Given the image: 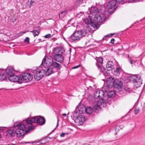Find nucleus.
<instances>
[{
    "label": "nucleus",
    "mask_w": 145,
    "mask_h": 145,
    "mask_svg": "<svg viewBox=\"0 0 145 145\" xmlns=\"http://www.w3.org/2000/svg\"><path fill=\"white\" fill-rule=\"evenodd\" d=\"M14 127L16 129V130L9 129L7 130L8 133L12 137L14 136L16 134L17 136L19 137L24 136L25 133L29 132L34 128L33 126H29L26 129L24 124L18 122H16L14 123Z\"/></svg>",
    "instance_id": "f257e3e1"
},
{
    "label": "nucleus",
    "mask_w": 145,
    "mask_h": 145,
    "mask_svg": "<svg viewBox=\"0 0 145 145\" xmlns=\"http://www.w3.org/2000/svg\"><path fill=\"white\" fill-rule=\"evenodd\" d=\"M45 67L40 65L35 70H33L32 72L35 79L37 80H39L45 76H46Z\"/></svg>",
    "instance_id": "f03ea898"
},
{
    "label": "nucleus",
    "mask_w": 145,
    "mask_h": 145,
    "mask_svg": "<svg viewBox=\"0 0 145 145\" xmlns=\"http://www.w3.org/2000/svg\"><path fill=\"white\" fill-rule=\"evenodd\" d=\"M26 121V125L27 126L29 125H32V123L35 122H36L39 125H42L45 123V120L43 117L35 116L31 118H27Z\"/></svg>",
    "instance_id": "7ed1b4c3"
},
{
    "label": "nucleus",
    "mask_w": 145,
    "mask_h": 145,
    "mask_svg": "<svg viewBox=\"0 0 145 145\" xmlns=\"http://www.w3.org/2000/svg\"><path fill=\"white\" fill-rule=\"evenodd\" d=\"M130 79L136 88L139 87L142 84V80L139 75H133L131 76Z\"/></svg>",
    "instance_id": "20e7f679"
},
{
    "label": "nucleus",
    "mask_w": 145,
    "mask_h": 145,
    "mask_svg": "<svg viewBox=\"0 0 145 145\" xmlns=\"http://www.w3.org/2000/svg\"><path fill=\"white\" fill-rule=\"evenodd\" d=\"M53 59L51 56L45 57L43 59L41 65L44 67L52 65L53 63Z\"/></svg>",
    "instance_id": "39448f33"
},
{
    "label": "nucleus",
    "mask_w": 145,
    "mask_h": 145,
    "mask_svg": "<svg viewBox=\"0 0 145 145\" xmlns=\"http://www.w3.org/2000/svg\"><path fill=\"white\" fill-rule=\"evenodd\" d=\"M105 16L103 14H96L93 18L94 25L96 26L97 24L105 22Z\"/></svg>",
    "instance_id": "423d86ee"
},
{
    "label": "nucleus",
    "mask_w": 145,
    "mask_h": 145,
    "mask_svg": "<svg viewBox=\"0 0 145 145\" xmlns=\"http://www.w3.org/2000/svg\"><path fill=\"white\" fill-rule=\"evenodd\" d=\"M32 78V76L29 73H24V74L20 75V78L22 80V83L28 82L31 80Z\"/></svg>",
    "instance_id": "0eeeda50"
},
{
    "label": "nucleus",
    "mask_w": 145,
    "mask_h": 145,
    "mask_svg": "<svg viewBox=\"0 0 145 145\" xmlns=\"http://www.w3.org/2000/svg\"><path fill=\"white\" fill-rule=\"evenodd\" d=\"M106 102H105L102 100H100L98 102L96 105H95L93 108V110L96 113L99 112V110H100L101 107L103 106L106 105Z\"/></svg>",
    "instance_id": "6e6552de"
},
{
    "label": "nucleus",
    "mask_w": 145,
    "mask_h": 145,
    "mask_svg": "<svg viewBox=\"0 0 145 145\" xmlns=\"http://www.w3.org/2000/svg\"><path fill=\"white\" fill-rule=\"evenodd\" d=\"M91 28L89 26L86 25L84 27L83 29L78 30L79 33L80 35L81 38L85 36L87 33L90 32Z\"/></svg>",
    "instance_id": "1a4fd4ad"
},
{
    "label": "nucleus",
    "mask_w": 145,
    "mask_h": 145,
    "mask_svg": "<svg viewBox=\"0 0 145 145\" xmlns=\"http://www.w3.org/2000/svg\"><path fill=\"white\" fill-rule=\"evenodd\" d=\"M105 95L106 97L104 98V99L106 100V103H108V101L111 100L112 97H113L115 96V93L114 91H110L108 93L106 91H105Z\"/></svg>",
    "instance_id": "9d476101"
},
{
    "label": "nucleus",
    "mask_w": 145,
    "mask_h": 145,
    "mask_svg": "<svg viewBox=\"0 0 145 145\" xmlns=\"http://www.w3.org/2000/svg\"><path fill=\"white\" fill-rule=\"evenodd\" d=\"M20 76L19 77L17 76L12 75L11 76H7V79L8 80L13 82H18L19 83H22V80L20 78Z\"/></svg>",
    "instance_id": "9b49d317"
},
{
    "label": "nucleus",
    "mask_w": 145,
    "mask_h": 145,
    "mask_svg": "<svg viewBox=\"0 0 145 145\" xmlns=\"http://www.w3.org/2000/svg\"><path fill=\"white\" fill-rule=\"evenodd\" d=\"M96 65L98 67V68L100 70V72H103V75L105 77L109 76L110 75V72L107 71V69H105L103 67H101L97 63H96Z\"/></svg>",
    "instance_id": "f8f14e48"
},
{
    "label": "nucleus",
    "mask_w": 145,
    "mask_h": 145,
    "mask_svg": "<svg viewBox=\"0 0 145 145\" xmlns=\"http://www.w3.org/2000/svg\"><path fill=\"white\" fill-rule=\"evenodd\" d=\"M65 52L64 48L61 46L55 48L53 51L54 54H63Z\"/></svg>",
    "instance_id": "ddd939ff"
},
{
    "label": "nucleus",
    "mask_w": 145,
    "mask_h": 145,
    "mask_svg": "<svg viewBox=\"0 0 145 145\" xmlns=\"http://www.w3.org/2000/svg\"><path fill=\"white\" fill-rule=\"evenodd\" d=\"M85 121V118L82 115L78 116L75 120V122L78 125H82Z\"/></svg>",
    "instance_id": "4468645a"
},
{
    "label": "nucleus",
    "mask_w": 145,
    "mask_h": 145,
    "mask_svg": "<svg viewBox=\"0 0 145 145\" xmlns=\"http://www.w3.org/2000/svg\"><path fill=\"white\" fill-rule=\"evenodd\" d=\"M53 57L55 60L60 63H62L64 61V57L63 54H54Z\"/></svg>",
    "instance_id": "2eb2a0df"
},
{
    "label": "nucleus",
    "mask_w": 145,
    "mask_h": 145,
    "mask_svg": "<svg viewBox=\"0 0 145 145\" xmlns=\"http://www.w3.org/2000/svg\"><path fill=\"white\" fill-rule=\"evenodd\" d=\"M6 72L7 74V75H6V76H9L14 75L15 71L13 67H9L7 68Z\"/></svg>",
    "instance_id": "dca6fc26"
},
{
    "label": "nucleus",
    "mask_w": 145,
    "mask_h": 145,
    "mask_svg": "<svg viewBox=\"0 0 145 145\" xmlns=\"http://www.w3.org/2000/svg\"><path fill=\"white\" fill-rule=\"evenodd\" d=\"M84 22L86 25H88L90 24L91 26L94 27L95 26L94 25V22L93 20H92V18L89 16L88 17V18H85L84 20Z\"/></svg>",
    "instance_id": "f3484780"
},
{
    "label": "nucleus",
    "mask_w": 145,
    "mask_h": 145,
    "mask_svg": "<svg viewBox=\"0 0 145 145\" xmlns=\"http://www.w3.org/2000/svg\"><path fill=\"white\" fill-rule=\"evenodd\" d=\"M71 38L72 40L75 41L79 40L81 38L78 31H75L71 36Z\"/></svg>",
    "instance_id": "a211bd4d"
},
{
    "label": "nucleus",
    "mask_w": 145,
    "mask_h": 145,
    "mask_svg": "<svg viewBox=\"0 0 145 145\" xmlns=\"http://www.w3.org/2000/svg\"><path fill=\"white\" fill-rule=\"evenodd\" d=\"M44 67L45 70L46 76H48L55 72L54 68L52 67Z\"/></svg>",
    "instance_id": "6ab92c4d"
},
{
    "label": "nucleus",
    "mask_w": 145,
    "mask_h": 145,
    "mask_svg": "<svg viewBox=\"0 0 145 145\" xmlns=\"http://www.w3.org/2000/svg\"><path fill=\"white\" fill-rule=\"evenodd\" d=\"M122 83L118 79H116L114 81V85L115 88L119 89L121 87Z\"/></svg>",
    "instance_id": "aec40b11"
},
{
    "label": "nucleus",
    "mask_w": 145,
    "mask_h": 145,
    "mask_svg": "<svg viewBox=\"0 0 145 145\" xmlns=\"http://www.w3.org/2000/svg\"><path fill=\"white\" fill-rule=\"evenodd\" d=\"M116 1L114 0H112L108 3L107 7L109 9H112L116 6Z\"/></svg>",
    "instance_id": "412c9836"
},
{
    "label": "nucleus",
    "mask_w": 145,
    "mask_h": 145,
    "mask_svg": "<svg viewBox=\"0 0 145 145\" xmlns=\"http://www.w3.org/2000/svg\"><path fill=\"white\" fill-rule=\"evenodd\" d=\"M89 10L90 14L93 15L97 14V13L99 12V10L97 9V7H93L91 8H89Z\"/></svg>",
    "instance_id": "4be33fe9"
},
{
    "label": "nucleus",
    "mask_w": 145,
    "mask_h": 145,
    "mask_svg": "<svg viewBox=\"0 0 145 145\" xmlns=\"http://www.w3.org/2000/svg\"><path fill=\"white\" fill-rule=\"evenodd\" d=\"M99 93L100 96V99H101L100 100H102L104 102L105 101H106V100L104 99V98L106 97L105 91V92L103 90H99Z\"/></svg>",
    "instance_id": "5701e85b"
},
{
    "label": "nucleus",
    "mask_w": 145,
    "mask_h": 145,
    "mask_svg": "<svg viewBox=\"0 0 145 145\" xmlns=\"http://www.w3.org/2000/svg\"><path fill=\"white\" fill-rule=\"evenodd\" d=\"M114 64L112 61H108L106 65V69L108 72L112 69L114 67Z\"/></svg>",
    "instance_id": "b1692460"
},
{
    "label": "nucleus",
    "mask_w": 145,
    "mask_h": 145,
    "mask_svg": "<svg viewBox=\"0 0 145 145\" xmlns=\"http://www.w3.org/2000/svg\"><path fill=\"white\" fill-rule=\"evenodd\" d=\"M49 138L50 139H52V138H53V137H46L44 138H42L41 139H40V140H39V141L37 142V143L39 142L40 141H41V142L40 143L41 144H43V145L46 142H48V140L47 139V138Z\"/></svg>",
    "instance_id": "393cba45"
},
{
    "label": "nucleus",
    "mask_w": 145,
    "mask_h": 145,
    "mask_svg": "<svg viewBox=\"0 0 145 145\" xmlns=\"http://www.w3.org/2000/svg\"><path fill=\"white\" fill-rule=\"evenodd\" d=\"M52 66L54 67V69H55V68H56L57 70H60L62 67V66L60 64L58 63L56 61L53 62Z\"/></svg>",
    "instance_id": "a878e982"
},
{
    "label": "nucleus",
    "mask_w": 145,
    "mask_h": 145,
    "mask_svg": "<svg viewBox=\"0 0 145 145\" xmlns=\"http://www.w3.org/2000/svg\"><path fill=\"white\" fill-rule=\"evenodd\" d=\"M5 79H7V76L5 73H0V81L4 80Z\"/></svg>",
    "instance_id": "bb28decb"
},
{
    "label": "nucleus",
    "mask_w": 145,
    "mask_h": 145,
    "mask_svg": "<svg viewBox=\"0 0 145 145\" xmlns=\"http://www.w3.org/2000/svg\"><path fill=\"white\" fill-rule=\"evenodd\" d=\"M115 73L114 74L116 75H118L122 71V70L120 68L117 67L114 70Z\"/></svg>",
    "instance_id": "cd10ccee"
},
{
    "label": "nucleus",
    "mask_w": 145,
    "mask_h": 145,
    "mask_svg": "<svg viewBox=\"0 0 145 145\" xmlns=\"http://www.w3.org/2000/svg\"><path fill=\"white\" fill-rule=\"evenodd\" d=\"M85 110L86 113L89 114H91L93 112V110L90 107H87Z\"/></svg>",
    "instance_id": "c85d7f7f"
},
{
    "label": "nucleus",
    "mask_w": 145,
    "mask_h": 145,
    "mask_svg": "<svg viewBox=\"0 0 145 145\" xmlns=\"http://www.w3.org/2000/svg\"><path fill=\"white\" fill-rule=\"evenodd\" d=\"M80 110H79V112H78L77 111H75L74 112H73L72 113V116L75 119L78 116V115L79 114V113H80Z\"/></svg>",
    "instance_id": "c756f323"
},
{
    "label": "nucleus",
    "mask_w": 145,
    "mask_h": 145,
    "mask_svg": "<svg viewBox=\"0 0 145 145\" xmlns=\"http://www.w3.org/2000/svg\"><path fill=\"white\" fill-rule=\"evenodd\" d=\"M94 97L96 99H100V96L99 95V90L97 91L94 94Z\"/></svg>",
    "instance_id": "7c9ffc66"
},
{
    "label": "nucleus",
    "mask_w": 145,
    "mask_h": 145,
    "mask_svg": "<svg viewBox=\"0 0 145 145\" xmlns=\"http://www.w3.org/2000/svg\"><path fill=\"white\" fill-rule=\"evenodd\" d=\"M30 32L33 33L34 37L38 36L39 34V32L37 30H34Z\"/></svg>",
    "instance_id": "2f4dec72"
},
{
    "label": "nucleus",
    "mask_w": 145,
    "mask_h": 145,
    "mask_svg": "<svg viewBox=\"0 0 145 145\" xmlns=\"http://www.w3.org/2000/svg\"><path fill=\"white\" fill-rule=\"evenodd\" d=\"M67 14V11H64L61 12L59 14L60 18H63Z\"/></svg>",
    "instance_id": "473e14b6"
},
{
    "label": "nucleus",
    "mask_w": 145,
    "mask_h": 145,
    "mask_svg": "<svg viewBox=\"0 0 145 145\" xmlns=\"http://www.w3.org/2000/svg\"><path fill=\"white\" fill-rule=\"evenodd\" d=\"M98 62H99L101 63H102L103 62V58L102 57H100L99 58V59L97 60V63L99 65L98 63Z\"/></svg>",
    "instance_id": "72a5a7b5"
},
{
    "label": "nucleus",
    "mask_w": 145,
    "mask_h": 145,
    "mask_svg": "<svg viewBox=\"0 0 145 145\" xmlns=\"http://www.w3.org/2000/svg\"><path fill=\"white\" fill-rule=\"evenodd\" d=\"M29 40L30 39L28 37H26L24 40V41L25 43H29Z\"/></svg>",
    "instance_id": "f704fd0d"
},
{
    "label": "nucleus",
    "mask_w": 145,
    "mask_h": 145,
    "mask_svg": "<svg viewBox=\"0 0 145 145\" xmlns=\"http://www.w3.org/2000/svg\"><path fill=\"white\" fill-rule=\"evenodd\" d=\"M44 37L45 38H50L51 37V35L50 34H48L44 36Z\"/></svg>",
    "instance_id": "c9c22d12"
},
{
    "label": "nucleus",
    "mask_w": 145,
    "mask_h": 145,
    "mask_svg": "<svg viewBox=\"0 0 145 145\" xmlns=\"http://www.w3.org/2000/svg\"><path fill=\"white\" fill-rule=\"evenodd\" d=\"M114 34H109V35H106L105 36L103 39H105V37H112Z\"/></svg>",
    "instance_id": "e433bc0d"
},
{
    "label": "nucleus",
    "mask_w": 145,
    "mask_h": 145,
    "mask_svg": "<svg viewBox=\"0 0 145 145\" xmlns=\"http://www.w3.org/2000/svg\"><path fill=\"white\" fill-rule=\"evenodd\" d=\"M139 111L140 109H136L134 111L135 114L136 115L139 112Z\"/></svg>",
    "instance_id": "4c0bfd02"
},
{
    "label": "nucleus",
    "mask_w": 145,
    "mask_h": 145,
    "mask_svg": "<svg viewBox=\"0 0 145 145\" xmlns=\"http://www.w3.org/2000/svg\"><path fill=\"white\" fill-rule=\"evenodd\" d=\"M81 66V65H77L76 66H75L74 67H72V69H76V68H78L79 67H80Z\"/></svg>",
    "instance_id": "58836bf2"
},
{
    "label": "nucleus",
    "mask_w": 145,
    "mask_h": 145,
    "mask_svg": "<svg viewBox=\"0 0 145 145\" xmlns=\"http://www.w3.org/2000/svg\"><path fill=\"white\" fill-rule=\"evenodd\" d=\"M115 41V39H111L110 42L112 44H114V41Z\"/></svg>",
    "instance_id": "ea45409f"
},
{
    "label": "nucleus",
    "mask_w": 145,
    "mask_h": 145,
    "mask_svg": "<svg viewBox=\"0 0 145 145\" xmlns=\"http://www.w3.org/2000/svg\"><path fill=\"white\" fill-rule=\"evenodd\" d=\"M65 133H62L61 134L60 136L61 137H63L65 136Z\"/></svg>",
    "instance_id": "a19ab883"
},
{
    "label": "nucleus",
    "mask_w": 145,
    "mask_h": 145,
    "mask_svg": "<svg viewBox=\"0 0 145 145\" xmlns=\"http://www.w3.org/2000/svg\"><path fill=\"white\" fill-rule=\"evenodd\" d=\"M116 46V48H118V50H121L123 48L122 47V46H120V47L121 48H118L117 47L118 46Z\"/></svg>",
    "instance_id": "79ce46f5"
},
{
    "label": "nucleus",
    "mask_w": 145,
    "mask_h": 145,
    "mask_svg": "<svg viewBox=\"0 0 145 145\" xmlns=\"http://www.w3.org/2000/svg\"><path fill=\"white\" fill-rule=\"evenodd\" d=\"M34 2V1L31 0L30 1V5H31Z\"/></svg>",
    "instance_id": "37998d69"
},
{
    "label": "nucleus",
    "mask_w": 145,
    "mask_h": 145,
    "mask_svg": "<svg viewBox=\"0 0 145 145\" xmlns=\"http://www.w3.org/2000/svg\"><path fill=\"white\" fill-rule=\"evenodd\" d=\"M59 120H58V118H57V125H56V128L59 125Z\"/></svg>",
    "instance_id": "c03bdc74"
},
{
    "label": "nucleus",
    "mask_w": 145,
    "mask_h": 145,
    "mask_svg": "<svg viewBox=\"0 0 145 145\" xmlns=\"http://www.w3.org/2000/svg\"><path fill=\"white\" fill-rule=\"evenodd\" d=\"M119 127L121 129H122L123 127V126L122 125H121L119 126Z\"/></svg>",
    "instance_id": "a18cd8bd"
},
{
    "label": "nucleus",
    "mask_w": 145,
    "mask_h": 145,
    "mask_svg": "<svg viewBox=\"0 0 145 145\" xmlns=\"http://www.w3.org/2000/svg\"><path fill=\"white\" fill-rule=\"evenodd\" d=\"M133 60H130L129 61V62H130V63L131 64H133Z\"/></svg>",
    "instance_id": "49530a36"
},
{
    "label": "nucleus",
    "mask_w": 145,
    "mask_h": 145,
    "mask_svg": "<svg viewBox=\"0 0 145 145\" xmlns=\"http://www.w3.org/2000/svg\"><path fill=\"white\" fill-rule=\"evenodd\" d=\"M62 115L63 116L65 117L67 116V114H62Z\"/></svg>",
    "instance_id": "de8ad7c7"
},
{
    "label": "nucleus",
    "mask_w": 145,
    "mask_h": 145,
    "mask_svg": "<svg viewBox=\"0 0 145 145\" xmlns=\"http://www.w3.org/2000/svg\"><path fill=\"white\" fill-rule=\"evenodd\" d=\"M54 130H53V131H52V132H51V133H50L48 135H49L52 132H53L54 131V130Z\"/></svg>",
    "instance_id": "09e8293b"
},
{
    "label": "nucleus",
    "mask_w": 145,
    "mask_h": 145,
    "mask_svg": "<svg viewBox=\"0 0 145 145\" xmlns=\"http://www.w3.org/2000/svg\"><path fill=\"white\" fill-rule=\"evenodd\" d=\"M39 42H40L41 41V40L40 39H39Z\"/></svg>",
    "instance_id": "8fccbe9b"
},
{
    "label": "nucleus",
    "mask_w": 145,
    "mask_h": 145,
    "mask_svg": "<svg viewBox=\"0 0 145 145\" xmlns=\"http://www.w3.org/2000/svg\"><path fill=\"white\" fill-rule=\"evenodd\" d=\"M83 145H88V144H84Z\"/></svg>",
    "instance_id": "3c124183"
},
{
    "label": "nucleus",
    "mask_w": 145,
    "mask_h": 145,
    "mask_svg": "<svg viewBox=\"0 0 145 145\" xmlns=\"http://www.w3.org/2000/svg\"><path fill=\"white\" fill-rule=\"evenodd\" d=\"M56 45H57L58 44V43H56Z\"/></svg>",
    "instance_id": "603ef678"
},
{
    "label": "nucleus",
    "mask_w": 145,
    "mask_h": 145,
    "mask_svg": "<svg viewBox=\"0 0 145 145\" xmlns=\"http://www.w3.org/2000/svg\"><path fill=\"white\" fill-rule=\"evenodd\" d=\"M23 33H25V32H23Z\"/></svg>",
    "instance_id": "864d4df0"
},
{
    "label": "nucleus",
    "mask_w": 145,
    "mask_h": 145,
    "mask_svg": "<svg viewBox=\"0 0 145 145\" xmlns=\"http://www.w3.org/2000/svg\"><path fill=\"white\" fill-rule=\"evenodd\" d=\"M107 37H105V39L106 38H107Z\"/></svg>",
    "instance_id": "5fc2aeb1"
},
{
    "label": "nucleus",
    "mask_w": 145,
    "mask_h": 145,
    "mask_svg": "<svg viewBox=\"0 0 145 145\" xmlns=\"http://www.w3.org/2000/svg\"><path fill=\"white\" fill-rule=\"evenodd\" d=\"M12 45L14 46V45H16L15 44H13Z\"/></svg>",
    "instance_id": "6e6d98bb"
},
{
    "label": "nucleus",
    "mask_w": 145,
    "mask_h": 145,
    "mask_svg": "<svg viewBox=\"0 0 145 145\" xmlns=\"http://www.w3.org/2000/svg\"><path fill=\"white\" fill-rule=\"evenodd\" d=\"M114 10H115V8H114Z\"/></svg>",
    "instance_id": "4d7b16f0"
}]
</instances>
